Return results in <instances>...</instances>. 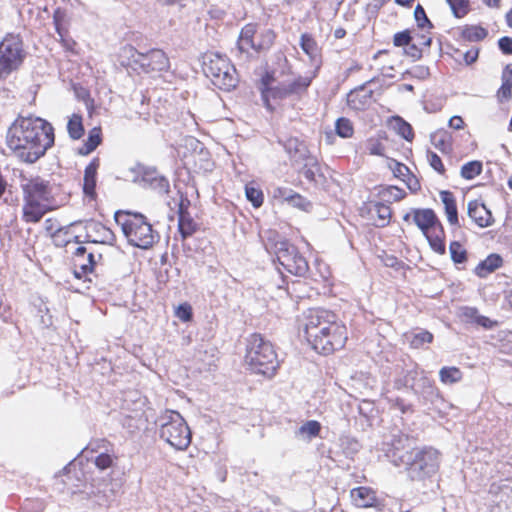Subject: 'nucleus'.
Returning a JSON list of instances; mask_svg holds the SVG:
<instances>
[{"instance_id": "obj_32", "label": "nucleus", "mask_w": 512, "mask_h": 512, "mask_svg": "<svg viewBox=\"0 0 512 512\" xmlns=\"http://www.w3.org/2000/svg\"><path fill=\"white\" fill-rule=\"evenodd\" d=\"M488 35L487 29L479 25H465L461 28L460 38L467 42H480Z\"/></svg>"}, {"instance_id": "obj_9", "label": "nucleus", "mask_w": 512, "mask_h": 512, "mask_svg": "<svg viewBox=\"0 0 512 512\" xmlns=\"http://www.w3.org/2000/svg\"><path fill=\"white\" fill-rule=\"evenodd\" d=\"M24 42L20 34L7 33L0 41V81L16 72L26 58Z\"/></svg>"}, {"instance_id": "obj_6", "label": "nucleus", "mask_w": 512, "mask_h": 512, "mask_svg": "<svg viewBox=\"0 0 512 512\" xmlns=\"http://www.w3.org/2000/svg\"><path fill=\"white\" fill-rule=\"evenodd\" d=\"M159 435L176 450H185L191 443V431L181 414L174 410H165L157 420Z\"/></svg>"}, {"instance_id": "obj_36", "label": "nucleus", "mask_w": 512, "mask_h": 512, "mask_svg": "<svg viewBox=\"0 0 512 512\" xmlns=\"http://www.w3.org/2000/svg\"><path fill=\"white\" fill-rule=\"evenodd\" d=\"M393 128L398 135L407 141H412L414 133L412 126L400 116H393L391 119Z\"/></svg>"}, {"instance_id": "obj_29", "label": "nucleus", "mask_w": 512, "mask_h": 512, "mask_svg": "<svg viewBox=\"0 0 512 512\" xmlns=\"http://www.w3.org/2000/svg\"><path fill=\"white\" fill-rule=\"evenodd\" d=\"M440 198L444 204L445 214L449 224L459 226L458 210L454 194L448 190H443L440 192Z\"/></svg>"}, {"instance_id": "obj_4", "label": "nucleus", "mask_w": 512, "mask_h": 512, "mask_svg": "<svg viewBox=\"0 0 512 512\" xmlns=\"http://www.w3.org/2000/svg\"><path fill=\"white\" fill-rule=\"evenodd\" d=\"M264 247L269 254L276 256L279 265L288 273L299 277L308 273L309 265L306 258L295 245L280 238L278 234L268 237L264 241Z\"/></svg>"}, {"instance_id": "obj_17", "label": "nucleus", "mask_w": 512, "mask_h": 512, "mask_svg": "<svg viewBox=\"0 0 512 512\" xmlns=\"http://www.w3.org/2000/svg\"><path fill=\"white\" fill-rule=\"evenodd\" d=\"M85 228V242L113 245L116 240L113 231L100 222L89 221Z\"/></svg>"}, {"instance_id": "obj_26", "label": "nucleus", "mask_w": 512, "mask_h": 512, "mask_svg": "<svg viewBox=\"0 0 512 512\" xmlns=\"http://www.w3.org/2000/svg\"><path fill=\"white\" fill-rule=\"evenodd\" d=\"M352 502L355 506L366 508L374 506L377 498L376 493L368 487H357L350 491Z\"/></svg>"}, {"instance_id": "obj_41", "label": "nucleus", "mask_w": 512, "mask_h": 512, "mask_svg": "<svg viewBox=\"0 0 512 512\" xmlns=\"http://www.w3.org/2000/svg\"><path fill=\"white\" fill-rule=\"evenodd\" d=\"M299 45L303 52L306 53L311 58L317 55L318 46L311 34L303 33L300 37Z\"/></svg>"}, {"instance_id": "obj_54", "label": "nucleus", "mask_w": 512, "mask_h": 512, "mask_svg": "<svg viewBox=\"0 0 512 512\" xmlns=\"http://www.w3.org/2000/svg\"><path fill=\"white\" fill-rule=\"evenodd\" d=\"M59 36V41L62 47L69 52H74V48L76 46V42L72 37L69 36V32L67 29L59 30L56 32Z\"/></svg>"}, {"instance_id": "obj_55", "label": "nucleus", "mask_w": 512, "mask_h": 512, "mask_svg": "<svg viewBox=\"0 0 512 512\" xmlns=\"http://www.w3.org/2000/svg\"><path fill=\"white\" fill-rule=\"evenodd\" d=\"M390 169L393 172V175L399 179L404 180V177L409 174V168L396 160H391L389 164Z\"/></svg>"}, {"instance_id": "obj_24", "label": "nucleus", "mask_w": 512, "mask_h": 512, "mask_svg": "<svg viewBox=\"0 0 512 512\" xmlns=\"http://www.w3.org/2000/svg\"><path fill=\"white\" fill-rule=\"evenodd\" d=\"M99 166L100 160L96 157L92 159L84 170L83 193L91 199L96 197V179Z\"/></svg>"}, {"instance_id": "obj_20", "label": "nucleus", "mask_w": 512, "mask_h": 512, "mask_svg": "<svg viewBox=\"0 0 512 512\" xmlns=\"http://www.w3.org/2000/svg\"><path fill=\"white\" fill-rule=\"evenodd\" d=\"M51 210L48 203L23 200L22 219L26 223H38Z\"/></svg>"}, {"instance_id": "obj_1", "label": "nucleus", "mask_w": 512, "mask_h": 512, "mask_svg": "<svg viewBox=\"0 0 512 512\" xmlns=\"http://www.w3.org/2000/svg\"><path fill=\"white\" fill-rule=\"evenodd\" d=\"M54 128L40 117H18L7 131L8 147L26 163H35L54 145Z\"/></svg>"}, {"instance_id": "obj_25", "label": "nucleus", "mask_w": 512, "mask_h": 512, "mask_svg": "<svg viewBox=\"0 0 512 512\" xmlns=\"http://www.w3.org/2000/svg\"><path fill=\"white\" fill-rule=\"evenodd\" d=\"M459 317L460 319L469 324H476L485 329L492 328L494 322L491 321L488 317L480 315L478 309L470 306H463L459 309Z\"/></svg>"}, {"instance_id": "obj_59", "label": "nucleus", "mask_w": 512, "mask_h": 512, "mask_svg": "<svg viewBox=\"0 0 512 512\" xmlns=\"http://www.w3.org/2000/svg\"><path fill=\"white\" fill-rule=\"evenodd\" d=\"M94 463L100 470H105L113 464V457L108 453H100L95 457Z\"/></svg>"}, {"instance_id": "obj_44", "label": "nucleus", "mask_w": 512, "mask_h": 512, "mask_svg": "<svg viewBox=\"0 0 512 512\" xmlns=\"http://www.w3.org/2000/svg\"><path fill=\"white\" fill-rule=\"evenodd\" d=\"M335 131L342 138H350L354 133L353 124L348 118L341 117L335 123Z\"/></svg>"}, {"instance_id": "obj_60", "label": "nucleus", "mask_w": 512, "mask_h": 512, "mask_svg": "<svg viewBox=\"0 0 512 512\" xmlns=\"http://www.w3.org/2000/svg\"><path fill=\"white\" fill-rule=\"evenodd\" d=\"M427 158H428L430 166L435 171H437L439 174H444L445 168L442 163V160L435 152L428 151Z\"/></svg>"}, {"instance_id": "obj_35", "label": "nucleus", "mask_w": 512, "mask_h": 512, "mask_svg": "<svg viewBox=\"0 0 512 512\" xmlns=\"http://www.w3.org/2000/svg\"><path fill=\"white\" fill-rule=\"evenodd\" d=\"M321 431V424L316 420H309L303 423L297 430L296 434L305 440L310 441L317 437Z\"/></svg>"}, {"instance_id": "obj_23", "label": "nucleus", "mask_w": 512, "mask_h": 512, "mask_svg": "<svg viewBox=\"0 0 512 512\" xmlns=\"http://www.w3.org/2000/svg\"><path fill=\"white\" fill-rule=\"evenodd\" d=\"M142 182L145 186L154 190L160 195L167 194L170 190V184L166 177L160 175L154 169H145L142 173Z\"/></svg>"}, {"instance_id": "obj_39", "label": "nucleus", "mask_w": 512, "mask_h": 512, "mask_svg": "<svg viewBox=\"0 0 512 512\" xmlns=\"http://www.w3.org/2000/svg\"><path fill=\"white\" fill-rule=\"evenodd\" d=\"M67 130L70 138L73 140L80 139L84 134L82 117L80 115L73 114L67 123Z\"/></svg>"}, {"instance_id": "obj_49", "label": "nucleus", "mask_w": 512, "mask_h": 512, "mask_svg": "<svg viewBox=\"0 0 512 512\" xmlns=\"http://www.w3.org/2000/svg\"><path fill=\"white\" fill-rule=\"evenodd\" d=\"M414 17L417 26L421 29H432L434 26L426 15V12L422 5L418 4L414 10Z\"/></svg>"}, {"instance_id": "obj_57", "label": "nucleus", "mask_w": 512, "mask_h": 512, "mask_svg": "<svg viewBox=\"0 0 512 512\" xmlns=\"http://www.w3.org/2000/svg\"><path fill=\"white\" fill-rule=\"evenodd\" d=\"M175 315L181 321L189 322L193 317L192 308L187 303L180 304L175 311Z\"/></svg>"}, {"instance_id": "obj_19", "label": "nucleus", "mask_w": 512, "mask_h": 512, "mask_svg": "<svg viewBox=\"0 0 512 512\" xmlns=\"http://www.w3.org/2000/svg\"><path fill=\"white\" fill-rule=\"evenodd\" d=\"M270 80H271V77L269 75H266L262 78L261 95H262V100L265 104V107L267 109L271 110L272 107L269 102L270 98L275 99V100H282V99H285V98L291 96V94H290L289 90L287 89L286 84H279L275 87H270L269 86Z\"/></svg>"}, {"instance_id": "obj_5", "label": "nucleus", "mask_w": 512, "mask_h": 512, "mask_svg": "<svg viewBox=\"0 0 512 512\" xmlns=\"http://www.w3.org/2000/svg\"><path fill=\"white\" fill-rule=\"evenodd\" d=\"M245 360L254 373L268 377L274 375L279 366L273 345L260 334H252L248 339Z\"/></svg>"}, {"instance_id": "obj_22", "label": "nucleus", "mask_w": 512, "mask_h": 512, "mask_svg": "<svg viewBox=\"0 0 512 512\" xmlns=\"http://www.w3.org/2000/svg\"><path fill=\"white\" fill-rule=\"evenodd\" d=\"M468 216L481 228L489 227L493 224L494 219L490 210L483 203L477 200L468 202Z\"/></svg>"}, {"instance_id": "obj_14", "label": "nucleus", "mask_w": 512, "mask_h": 512, "mask_svg": "<svg viewBox=\"0 0 512 512\" xmlns=\"http://www.w3.org/2000/svg\"><path fill=\"white\" fill-rule=\"evenodd\" d=\"M272 196L275 200L286 202L288 205L301 211L309 212L313 204L306 197L287 187H274Z\"/></svg>"}, {"instance_id": "obj_47", "label": "nucleus", "mask_w": 512, "mask_h": 512, "mask_svg": "<svg viewBox=\"0 0 512 512\" xmlns=\"http://www.w3.org/2000/svg\"><path fill=\"white\" fill-rule=\"evenodd\" d=\"M245 195L247 200L250 201L255 208H259L263 204L264 196L263 192L259 188L246 185Z\"/></svg>"}, {"instance_id": "obj_62", "label": "nucleus", "mask_w": 512, "mask_h": 512, "mask_svg": "<svg viewBox=\"0 0 512 512\" xmlns=\"http://www.w3.org/2000/svg\"><path fill=\"white\" fill-rule=\"evenodd\" d=\"M498 47L505 55H512V37L503 36L498 40Z\"/></svg>"}, {"instance_id": "obj_63", "label": "nucleus", "mask_w": 512, "mask_h": 512, "mask_svg": "<svg viewBox=\"0 0 512 512\" xmlns=\"http://www.w3.org/2000/svg\"><path fill=\"white\" fill-rule=\"evenodd\" d=\"M463 59L466 65L475 63L479 57V48L473 47L466 51L463 55Z\"/></svg>"}, {"instance_id": "obj_16", "label": "nucleus", "mask_w": 512, "mask_h": 512, "mask_svg": "<svg viewBox=\"0 0 512 512\" xmlns=\"http://www.w3.org/2000/svg\"><path fill=\"white\" fill-rule=\"evenodd\" d=\"M411 215L413 216V222L423 234H427L428 231L435 228L438 224H441L434 210L430 208L412 209L411 213H407L403 216V220L409 221Z\"/></svg>"}, {"instance_id": "obj_2", "label": "nucleus", "mask_w": 512, "mask_h": 512, "mask_svg": "<svg viewBox=\"0 0 512 512\" xmlns=\"http://www.w3.org/2000/svg\"><path fill=\"white\" fill-rule=\"evenodd\" d=\"M302 326L307 342L319 354L329 355L342 349L348 339L345 324L327 309L307 310Z\"/></svg>"}, {"instance_id": "obj_52", "label": "nucleus", "mask_w": 512, "mask_h": 512, "mask_svg": "<svg viewBox=\"0 0 512 512\" xmlns=\"http://www.w3.org/2000/svg\"><path fill=\"white\" fill-rule=\"evenodd\" d=\"M380 195L386 201H399L405 197L406 193L403 189H400L396 186H389L383 189L380 192Z\"/></svg>"}, {"instance_id": "obj_8", "label": "nucleus", "mask_w": 512, "mask_h": 512, "mask_svg": "<svg viewBox=\"0 0 512 512\" xmlns=\"http://www.w3.org/2000/svg\"><path fill=\"white\" fill-rule=\"evenodd\" d=\"M203 71L211 79L213 85L221 90L230 91L238 83L234 65L228 58L219 53H211L205 56Z\"/></svg>"}, {"instance_id": "obj_46", "label": "nucleus", "mask_w": 512, "mask_h": 512, "mask_svg": "<svg viewBox=\"0 0 512 512\" xmlns=\"http://www.w3.org/2000/svg\"><path fill=\"white\" fill-rule=\"evenodd\" d=\"M446 2L456 18H463L469 12V0H446Z\"/></svg>"}, {"instance_id": "obj_64", "label": "nucleus", "mask_w": 512, "mask_h": 512, "mask_svg": "<svg viewBox=\"0 0 512 512\" xmlns=\"http://www.w3.org/2000/svg\"><path fill=\"white\" fill-rule=\"evenodd\" d=\"M405 53L415 60L420 59L422 56L421 49L416 44H411V43L409 45H407V49H405Z\"/></svg>"}, {"instance_id": "obj_53", "label": "nucleus", "mask_w": 512, "mask_h": 512, "mask_svg": "<svg viewBox=\"0 0 512 512\" xmlns=\"http://www.w3.org/2000/svg\"><path fill=\"white\" fill-rule=\"evenodd\" d=\"M341 447L346 456L352 457L360 450L361 446L356 439L351 437H343L341 438Z\"/></svg>"}, {"instance_id": "obj_34", "label": "nucleus", "mask_w": 512, "mask_h": 512, "mask_svg": "<svg viewBox=\"0 0 512 512\" xmlns=\"http://www.w3.org/2000/svg\"><path fill=\"white\" fill-rule=\"evenodd\" d=\"M284 149L289 154L290 158L295 161L305 159L308 152L305 144L297 138L288 139L284 143Z\"/></svg>"}, {"instance_id": "obj_61", "label": "nucleus", "mask_w": 512, "mask_h": 512, "mask_svg": "<svg viewBox=\"0 0 512 512\" xmlns=\"http://www.w3.org/2000/svg\"><path fill=\"white\" fill-rule=\"evenodd\" d=\"M66 13L64 10L57 8L53 13V23L55 26L56 32L59 30H64L63 22L65 21Z\"/></svg>"}, {"instance_id": "obj_31", "label": "nucleus", "mask_w": 512, "mask_h": 512, "mask_svg": "<svg viewBox=\"0 0 512 512\" xmlns=\"http://www.w3.org/2000/svg\"><path fill=\"white\" fill-rule=\"evenodd\" d=\"M503 260L498 254H490L486 259L482 260L475 268V274L480 278H485L496 269L501 267Z\"/></svg>"}, {"instance_id": "obj_12", "label": "nucleus", "mask_w": 512, "mask_h": 512, "mask_svg": "<svg viewBox=\"0 0 512 512\" xmlns=\"http://www.w3.org/2000/svg\"><path fill=\"white\" fill-rule=\"evenodd\" d=\"M23 200L48 203L51 199L49 182L40 177L24 179L21 182Z\"/></svg>"}, {"instance_id": "obj_43", "label": "nucleus", "mask_w": 512, "mask_h": 512, "mask_svg": "<svg viewBox=\"0 0 512 512\" xmlns=\"http://www.w3.org/2000/svg\"><path fill=\"white\" fill-rule=\"evenodd\" d=\"M450 140L451 136L447 131H439L432 135V143L442 152H448L451 150Z\"/></svg>"}, {"instance_id": "obj_30", "label": "nucleus", "mask_w": 512, "mask_h": 512, "mask_svg": "<svg viewBox=\"0 0 512 512\" xmlns=\"http://www.w3.org/2000/svg\"><path fill=\"white\" fill-rule=\"evenodd\" d=\"M306 162L302 168V175L311 183L321 185L324 181V175L321 172L320 165L313 157L306 156Z\"/></svg>"}, {"instance_id": "obj_58", "label": "nucleus", "mask_w": 512, "mask_h": 512, "mask_svg": "<svg viewBox=\"0 0 512 512\" xmlns=\"http://www.w3.org/2000/svg\"><path fill=\"white\" fill-rule=\"evenodd\" d=\"M411 41L412 37L409 30L397 32L393 37V44L397 47L407 46Z\"/></svg>"}, {"instance_id": "obj_51", "label": "nucleus", "mask_w": 512, "mask_h": 512, "mask_svg": "<svg viewBox=\"0 0 512 512\" xmlns=\"http://www.w3.org/2000/svg\"><path fill=\"white\" fill-rule=\"evenodd\" d=\"M46 504L41 499H25L20 507L21 512H43Z\"/></svg>"}, {"instance_id": "obj_13", "label": "nucleus", "mask_w": 512, "mask_h": 512, "mask_svg": "<svg viewBox=\"0 0 512 512\" xmlns=\"http://www.w3.org/2000/svg\"><path fill=\"white\" fill-rule=\"evenodd\" d=\"M421 370L417 363L411 359H403L395 365L394 388L397 390L409 388L416 382Z\"/></svg>"}, {"instance_id": "obj_3", "label": "nucleus", "mask_w": 512, "mask_h": 512, "mask_svg": "<svg viewBox=\"0 0 512 512\" xmlns=\"http://www.w3.org/2000/svg\"><path fill=\"white\" fill-rule=\"evenodd\" d=\"M115 222L121 227L128 243L141 249H149L159 239V234L153 230L146 217L140 213L117 211Z\"/></svg>"}, {"instance_id": "obj_42", "label": "nucleus", "mask_w": 512, "mask_h": 512, "mask_svg": "<svg viewBox=\"0 0 512 512\" xmlns=\"http://www.w3.org/2000/svg\"><path fill=\"white\" fill-rule=\"evenodd\" d=\"M451 259L455 264H462L467 261V251L458 241H452L449 245Z\"/></svg>"}, {"instance_id": "obj_10", "label": "nucleus", "mask_w": 512, "mask_h": 512, "mask_svg": "<svg viewBox=\"0 0 512 512\" xmlns=\"http://www.w3.org/2000/svg\"><path fill=\"white\" fill-rule=\"evenodd\" d=\"M404 469L411 480H423L434 475L439 468V452L432 447L415 448Z\"/></svg>"}, {"instance_id": "obj_40", "label": "nucleus", "mask_w": 512, "mask_h": 512, "mask_svg": "<svg viewBox=\"0 0 512 512\" xmlns=\"http://www.w3.org/2000/svg\"><path fill=\"white\" fill-rule=\"evenodd\" d=\"M482 169V162L477 160L469 161L461 167L460 175L466 180H472L481 174Z\"/></svg>"}, {"instance_id": "obj_7", "label": "nucleus", "mask_w": 512, "mask_h": 512, "mask_svg": "<svg viewBox=\"0 0 512 512\" xmlns=\"http://www.w3.org/2000/svg\"><path fill=\"white\" fill-rule=\"evenodd\" d=\"M121 55L127 59L126 65L139 73L164 72L170 67L168 57L160 49H151L142 53L135 47L126 45L122 48Z\"/></svg>"}, {"instance_id": "obj_37", "label": "nucleus", "mask_w": 512, "mask_h": 512, "mask_svg": "<svg viewBox=\"0 0 512 512\" xmlns=\"http://www.w3.org/2000/svg\"><path fill=\"white\" fill-rule=\"evenodd\" d=\"M407 340L409 341L412 348L419 349L425 344L431 343L433 341V334L427 330L421 329L408 335Z\"/></svg>"}, {"instance_id": "obj_27", "label": "nucleus", "mask_w": 512, "mask_h": 512, "mask_svg": "<svg viewBox=\"0 0 512 512\" xmlns=\"http://www.w3.org/2000/svg\"><path fill=\"white\" fill-rule=\"evenodd\" d=\"M256 32L257 24L254 23H248L241 29L237 41V49L240 53L248 52L249 49L255 50L256 41H254V36Z\"/></svg>"}, {"instance_id": "obj_15", "label": "nucleus", "mask_w": 512, "mask_h": 512, "mask_svg": "<svg viewBox=\"0 0 512 512\" xmlns=\"http://www.w3.org/2000/svg\"><path fill=\"white\" fill-rule=\"evenodd\" d=\"M411 391L418 396L419 401L426 405L427 403H434L439 398V392L434 386L433 381L426 375L424 370H421V374L418 379L413 383Z\"/></svg>"}, {"instance_id": "obj_33", "label": "nucleus", "mask_w": 512, "mask_h": 512, "mask_svg": "<svg viewBox=\"0 0 512 512\" xmlns=\"http://www.w3.org/2000/svg\"><path fill=\"white\" fill-rule=\"evenodd\" d=\"M101 141V128L94 127L89 131L87 139L78 149V154L83 156L90 154L100 145Z\"/></svg>"}, {"instance_id": "obj_28", "label": "nucleus", "mask_w": 512, "mask_h": 512, "mask_svg": "<svg viewBox=\"0 0 512 512\" xmlns=\"http://www.w3.org/2000/svg\"><path fill=\"white\" fill-rule=\"evenodd\" d=\"M424 236L435 253L440 255L445 254V232L442 224H438L435 228L428 231L427 234H424Z\"/></svg>"}, {"instance_id": "obj_45", "label": "nucleus", "mask_w": 512, "mask_h": 512, "mask_svg": "<svg viewBox=\"0 0 512 512\" xmlns=\"http://www.w3.org/2000/svg\"><path fill=\"white\" fill-rule=\"evenodd\" d=\"M275 33L271 29H266L261 32L260 39L256 41L255 51L260 52L269 49L275 40Z\"/></svg>"}, {"instance_id": "obj_50", "label": "nucleus", "mask_w": 512, "mask_h": 512, "mask_svg": "<svg viewBox=\"0 0 512 512\" xmlns=\"http://www.w3.org/2000/svg\"><path fill=\"white\" fill-rule=\"evenodd\" d=\"M374 210L379 220V226H385L389 223L392 212L388 205L382 202H377L374 204Z\"/></svg>"}, {"instance_id": "obj_18", "label": "nucleus", "mask_w": 512, "mask_h": 512, "mask_svg": "<svg viewBox=\"0 0 512 512\" xmlns=\"http://www.w3.org/2000/svg\"><path fill=\"white\" fill-rule=\"evenodd\" d=\"M373 81L374 79H371L347 94V104L350 108L360 111L366 109L371 104L373 90L366 89V85Z\"/></svg>"}, {"instance_id": "obj_38", "label": "nucleus", "mask_w": 512, "mask_h": 512, "mask_svg": "<svg viewBox=\"0 0 512 512\" xmlns=\"http://www.w3.org/2000/svg\"><path fill=\"white\" fill-rule=\"evenodd\" d=\"M439 378L444 384H454L462 379V372L457 367H442L439 371Z\"/></svg>"}, {"instance_id": "obj_11", "label": "nucleus", "mask_w": 512, "mask_h": 512, "mask_svg": "<svg viewBox=\"0 0 512 512\" xmlns=\"http://www.w3.org/2000/svg\"><path fill=\"white\" fill-rule=\"evenodd\" d=\"M414 449L412 439L401 432L391 434L382 443L385 457L396 467H404Z\"/></svg>"}, {"instance_id": "obj_21", "label": "nucleus", "mask_w": 512, "mask_h": 512, "mask_svg": "<svg viewBox=\"0 0 512 512\" xmlns=\"http://www.w3.org/2000/svg\"><path fill=\"white\" fill-rule=\"evenodd\" d=\"M188 205V199H181L178 209V229L183 239L190 237L197 230V224L188 212Z\"/></svg>"}, {"instance_id": "obj_56", "label": "nucleus", "mask_w": 512, "mask_h": 512, "mask_svg": "<svg viewBox=\"0 0 512 512\" xmlns=\"http://www.w3.org/2000/svg\"><path fill=\"white\" fill-rule=\"evenodd\" d=\"M45 230L51 234L52 237H54L56 240L59 237V234L64 232L67 234L68 229L63 227H56V220L52 218H47L45 220Z\"/></svg>"}, {"instance_id": "obj_48", "label": "nucleus", "mask_w": 512, "mask_h": 512, "mask_svg": "<svg viewBox=\"0 0 512 512\" xmlns=\"http://www.w3.org/2000/svg\"><path fill=\"white\" fill-rule=\"evenodd\" d=\"M311 84V79L308 77H298L294 81L286 84L287 89L291 95L300 94L304 92Z\"/></svg>"}]
</instances>
